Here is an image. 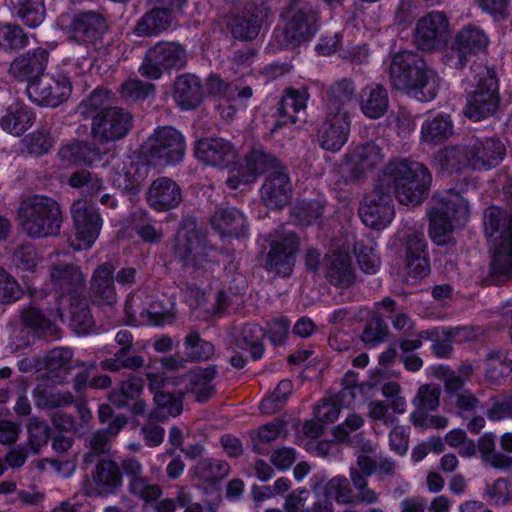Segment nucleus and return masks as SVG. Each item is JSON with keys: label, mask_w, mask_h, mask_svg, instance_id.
Returning a JSON list of instances; mask_svg holds the SVG:
<instances>
[{"label": "nucleus", "mask_w": 512, "mask_h": 512, "mask_svg": "<svg viewBox=\"0 0 512 512\" xmlns=\"http://www.w3.org/2000/svg\"><path fill=\"white\" fill-rule=\"evenodd\" d=\"M469 217L466 200L454 190L443 191L433 199L429 212L430 237L436 245L449 244L455 226H462Z\"/></svg>", "instance_id": "6"}, {"label": "nucleus", "mask_w": 512, "mask_h": 512, "mask_svg": "<svg viewBox=\"0 0 512 512\" xmlns=\"http://www.w3.org/2000/svg\"><path fill=\"white\" fill-rule=\"evenodd\" d=\"M212 227L222 236L239 238L247 235L248 223L244 214L234 207H219L211 217Z\"/></svg>", "instance_id": "32"}, {"label": "nucleus", "mask_w": 512, "mask_h": 512, "mask_svg": "<svg viewBox=\"0 0 512 512\" xmlns=\"http://www.w3.org/2000/svg\"><path fill=\"white\" fill-rule=\"evenodd\" d=\"M281 17L285 21L283 43L287 46H299L317 31L319 11L311 0H288Z\"/></svg>", "instance_id": "8"}, {"label": "nucleus", "mask_w": 512, "mask_h": 512, "mask_svg": "<svg viewBox=\"0 0 512 512\" xmlns=\"http://www.w3.org/2000/svg\"><path fill=\"white\" fill-rule=\"evenodd\" d=\"M477 447L481 454V460L485 464L504 471L512 469V457L497 451L493 434L482 435L478 440Z\"/></svg>", "instance_id": "44"}, {"label": "nucleus", "mask_w": 512, "mask_h": 512, "mask_svg": "<svg viewBox=\"0 0 512 512\" xmlns=\"http://www.w3.org/2000/svg\"><path fill=\"white\" fill-rule=\"evenodd\" d=\"M470 151L466 148V138L462 143L439 150L434 161L441 172H458L464 167L471 165Z\"/></svg>", "instance_id": "36"}, {"label": "nucleus", "mask_w": 512, "mask_h": 512, "mask_svg": "<svg viewBox=\"0 0 512 512\" xmlns=\"http://www.w3.org/2000/svg\"><path fill=\"white\" fill-rule=\"evenodd\" d=\"M361 110L371 119L382 117L388 110L389 98L386 88L380 84H373L362 90Z\"/></svg>", "instance_id": "37"}, {"label": "nucleus", "mask_w": 512, "mask_h": 512, "mask_svg": "<svg viewBox=\"0 0 512 512\" xmlns=\"http://www.w3.org/2000/svg\"><path fill=\"white\" fill-rule=\"evenodd\" d=\"M449 19L444 12L432 11L418 19L414 42L422 51H436L445 47L450 37Z\"/></svg>", "instance_id": "13"}, {"label": "nucleus", "mask_w": 512, "mask_h": 512, "mask_svg": "<svg viewBox=\"0 0 512 512\" xmlns=\"http://www.w3.org/2000/svg\"><path fill=\"white\" fill-rule=\"evenodd\" d=\"M354 254L361 270L368 274L376 273L380 266V259L374 251L371 240L357 241L354 245Z\"/></svg>", "instance_id": "59"}, {"label": "nucleus", "mask_w": 512, "mask_h": 512, "mask_svg": "<svg viewBox=\"0 0 512 512\" xmlns=\"http://www.w3.org/2000/svg\"><path fill=\"white\" fill-rule=\"evenodd\" d=\"M431 181L424 164L407 159L390 161L378 179L390 193L393 189L397 200L406 206L420 205L428 196Z\"/></svg>", "instance_id": "4"}, {"label": "nucleus", "mask_w": 512, "mask_h": 512, "mask_svg": "<svg viewBox=\"0 0 512 512\" xmlns=\"http://www.w3.org/2000/svg\"><path fill=\"white\" fill-rule=\"evenodd\" d=\"M28 431V445L34 454H37L40 449L48 443L50 438V426L38 417L29 419L27 425Z\"/></svg>", "instance_id": "58"}, {"label": "nucleus", "mask_w": 512, "mask_h": 512, "mask_svg": "<svg viewBox=\"0 0 512 512\" xmlns=\"http://www.w3.org/2000/svg\"><path fill=\"white\" fill-rule=\"evenodd\" d=\"M484 227L487 237H493L499 232V236L495 239L501 241L502 235L512 227V219L501 208L489 207L485 210Z\"/></svg>", "instance_id": "54"}, {"label": "nucleus", "mask_w": 512, "mask_h": 512, "mask_svg": "<svg viewBox=\"0 0 512 512\" xmlns=\"http://www.w3.org/2000/svg\"><path fill=\"white\" fill-rule=\"evenodd\" d=\"M389 78L395 89L413 93L421 101L434 99L440 86L437 73L427 66L421 55L407 50L392 57Z\"/></svg>", "instance_id": "3"}, {"label": "nucleus", "mask_w": 512, "mask_h": 512, "mask_svg": "<svg viewBox=\"0 0 512 512\" xmlns=\"http://www.w3.org/2000/svg\"><path fill=\"white\" fill-rule=\"evenodd\" d=\"M488 45V38L485 33L476 27L463 28L456 36L452 47V57H457L456 67L462 68L466 65L468 57L484 50Z\"/></svg>", "instance_id": "30"}, {"label": "nucleus", "mask_w": 512, "mask_h": 512, "mask_svg": "<svg viewBox=\"0 0 512 512\" xmlns=\"http://www.w3.org/2000/svg\"><path fill=\"white\" fill-rule=\"evenodd\" d=\"M194 152L196 158L205 165L221 169L235 164L237 159L235 147L223 138H202L196 142Z\"/></svg>", "instance_id": "22"}, {"label": "nucleus", "mask_w": 512, "mask_h": 512, "mask_svg": "<svg viewBox=\"0 0 512 512\" xmlns=\"http://www.w3.org/2000/svg\"><path fill=\"white\" fill-rule=\"evenodd\" d=\"M453 123L448 115H439L426 120L421 127L422 138L426 143L439 144L453 134Z\"/></svg>", "instance_id": "48"}, {"label": "nucleus", "mask_w": 512, "mask_h": 512, "mask_svg": "<svg viewBox=\"0 0 512 512\" xmlns=\"http://www.w3.org/2000/svg\"><path fill=\"white\" fill-rule=\"evenodd\" d=\"M244 167L247 169L246 181H255L257 176L270 173L274 170L286 167L273 154L266 151L262 146L257 145L244 157Z\"/></svg>", "instance_id": "33"}, {"label": "nucleus", "mask_w": 512, "mask_h": 512, "mask_svg": "<svg viewBox=\"0 0 512 512\" xmlns=\"http://www.w3.org/2000/svg\"><path fill=\"white\" fill-rule=\"evenodd\" d=\"M187 63L185 49L175 42H159L147 50L139 73L148 79H160L163 71L182 69Z\"/></svg>", "instance_id": "11"}, {"label": "nucleus", "mask_w": 512, "mask_h": 512, "mask_svg": "<svg viewBox=\"0 0 512 512\" xmlns=\"http://www.w3.org/2000/svg\"><path fill=\"white\" fill-rule=\"evenodd\" d=\"M119 91L122 99H124L126 102L134 103L143 101L149 96L154 95L155 85L136 79H130L121 85Z\"/></svg>", "instance_id": "60"}, {"label": "nucleus", "mask_w": 512, "mask_h": 512, "mask_svg": "<svg viewBox=\"0 0 512 512\" xmlns=\"http://www.w3.org/2000/svg\"><path fill=\"white\" fill-rule=\"evenodd\" d=\"M324 496H330L340 504H354V493L349 481L343 477L329 480L322 491Z\"/></svg>", "instance_id": "61"}, {"label": "nucleus", "mask_w": 512, "mask_h": 512, "mask_svg": "<svg viewBox=\"0 0 512 512\" xmlns=\"http://www.w3.org/2000/svg\"><path fill=\"white\" fill-rule=\"evenodd\" d=\"M182 201L179 185L168 177L155 179L147 191L148 205L159 212L176 208Z\"/></svg>", "instance_id": "28"}, {"label": "nucleus", "mask_w": 512, "mask_h": 512, "mask_svg": "<svg viewBox=\"0 0 512 512\" xmlns=\"http://www.w3.org/2000/svg\"><path fill=\"white\" fill-rule=\"evenodd\" d=\"M441 388L437 384H424L418 389L413 399L415 410L411 413L410 419L418 418L424 414L435 411L440 404Z\"/></svg>", "instance_id": "47"}, {"label": "nucleus", "mask_w": 512, "mask_h": 512, "mask_svg": "<svg viewBox=\"0 0 512 512\" xmlns=\"http://www.w3.org/2000/svg\"><path fill=\"white\" fill-rule=\"evenodd\" d=\"M350 132V117L344 108L328 111L318 129V142L327 151H338L346 143Z\"/></svg>", "instance_id": "19"}, {"label": "nucleus", "mask_w": 512, "mask_h": 512, "mask_svg": "<svg viewBox=\"0 0 512 512\" xmlns=\"http://www.w3.org/2000/svg\"><path fill=\"white\" fill-rule=\"evenodd\" d=\"M271 17V8L267 2L253 0L242 14L230 18L228 26L234 38L253 40Z\"/></svg>", "instance_id": "16"}, {"label": "nucleus", "mask_w": 512, "mask_h": 512, "mask_svg": "<svg viewBox=\"0 0 512 512\" xmlns=\"http://www.w3.org/2000/svg\"><path fill=\"white\" fill-rule=\"evenodd\" d=\"M70 326L79 335L88 334L94 326V320L90 313L86 298L82 295L71 299Z\"/></svg>", "instance_id": "49"}, {"label": "nucleus", "mask_w": 512, "mask_h": 512, "mask_svg": "<svg viewBox=\"0 0 512 512\" xmlns=\"http://www.w3.org/2000/svg\"><path fill=\"white\" fill-rule=\"evenodd\" d=\"M388 333V326L382 319V316L374 314L366 323L361 339L367 345L376 346L386 339Z\"/></svg>", "instance_id": "62"}, {"label": "nucleus", "mask_w": 512, "mask_h": 512, "mask_svg": "<svg viewBox=\"0 0 512 512\" xmlns=\"http://www.w3.org/2000/svg\"><path fill=\"white\" fill-rule=\"evenodd\" d=\"M185 346L190 349L191 352L187 354V358L192 361H203L207 360L214 352V346L212 343L201 339L197 331H191L185 337Z\"/></svg>", "instance_id": "63"}, {"label": "nucleus", "mask_w": 512, "mask_h": 512, "mask_svg": "<svg viewBox=\"0 0 512 512\" xmlns=\"http://www.w3.org/2000/svg\"><path fill=\"white\" fill-rule=\"evenodd\" d=\"M69 185L92 197L103 189V180L90 171L81 169L70 176Z\"/></svg>", "instance_id": "57"}, {"label": "nucleus", "mask_w": 512, "mask_h": 512, "mask_svg": "<svg viewBox=\"0 0 512 512\" xmlns=\"http://www.w3.org/2000/svg\"><path fill=\"white\" fill-rule=\"evenodd\" d=\"M84 119L91 120L90 133L99 144H108L124 139L132 130L134 118L130 111L111 104V93L95 89L78 106Z\"/></svg>", "instance_id": "2"}, {"label": "nucleus", "mask_w": 512, "mask_h": 512, "mask_svg": "<svg viewBox=\"0 0 512 512\" xmlns=\"http://www.w3.org/2000/svg\"><path fill=\"white\" fill-rule=\"evenodd\" d=\"M72 218L76 227L77 238L82 241L76 249L89 248L99 236L102 218L98 211L86 200L75 201L71 208Z\"/></svg>", "instance_id": "20"}, {"label": "nucleus", "mask_w": 512, "mask_h": 512, "mask_svg": "<svg viewBox=\"0 0 512 512\" xmlns=\"http://www.w3.org/2000/svg\"><path fill=\"white\" fill-rule=\"evenodd\" d=\"M267 335L264 328L258 324H246L235 338V344L240 349H248L251 358L258 360L264 353L263 339Z\"/></svg>", "instance_id": "43"}, {"label": "nucleus", "mask_w": 512, "mask_h": 512, "mask_svg": "<svg viewBox=\"0 0 512 512\" xmlns=\"http://www.w3.org/2000/svg\"><path fill=\"white\" fill-rule=\"evenodd\" d=\"M26 91L33 102L49 107H57L70 97L72 85L64 75H58L57 77L43 75L28 84Z\"/></svg>", "instance_id": "18"}, {"label": "nucleus", "mask_w": 512, "mask_h": 512, "mask_svg": "<svg viewBox=\"0 0 512 512\" xmlns=\"http://www.w3.org/2000/svg\"><path fill=\"white\" fill-rule=\"evenodd\" d=\"M34 119L33 112L27 106L15 104L11 105L6 115L0 119V126L8 133L20 136L31 127Z\"/></svg>", "instance_id": "40"}, {"label": "nucleus", "mask_w": 512, "mask_h": 512, "mask_svg": "<svg viewBox=\"0 0 512 512\" xmlns=\"http://www.w3.org/2000/svg\"><path fill=\"white\" fill-rule=\"evenodd\" d=\"M129 352L130 350L116 351L113 357L103 360L100 367L110 372H119L123 369L138 371L144 366L145 360L141 355H131Z\"/></svg>", "instance_id": "52"}, {"label": "nucleus", "mask_w": 512, "mask_h": 512, "mask_svg": "<svg viewBox=\"0 0 512 512\" xmlns=\"http://www.w3.org/2000/svg\"><path fill=\"white\" fill-rule=\"evenodd\" d=\"M466 148L470 151L473 168H492L503 160L506 149L504 144L495 137H466Z\"/></svg>", "instance_id": "24"}, {"label": "nucleus", "mask_w": 512, "mask_h": 512, "mask_svg": "<svg viewBox=\"0 0 512 512\" xmlns=\"http://www.w3.org/2000/svg\"><path fill=\"white\" fill-rule=\"evenodd\" d=\"M21 327L13 330L16 348L32 345L36 339L56 340L61 337L60 328L36 306L23 308L19 313Z\"/></svg>", "instance_id": "9"}, {"label": "nucleus", "mask_w": 512, "mask_h": 512, "mask_svg": "<svg viewBox=\"0 0 512 512\" xmlns=\"http://www.w3.org/2000/svg\"><path fill=\"white\" fill-rule=\"evenodd\" d=\"M327 280L336 287L347 288L355 281L351 258L347 253H333L326 257Z\"/></svg>", "instance_id": "34"}, {"label": "nucleus", "mask_w": 512, "mask_h": 512, "mask_svg": "<svg viewBox=\"0 0 512 512\" xmlns=\"http://www.w3.org/2000/svg\"><path fill=\"white\" fill-rule=\"evenodd\" d=\"M500 105L499 84L496 72L484 68L474 91L467 96L464 114L475 121L490 117Z\"/></svg>", "instance_id": "10"}, {"label": "nucleus", "mask_w": 512, "mask_h": 512, "mask_svg": "<svg viewBox=\"0 0 512 512\" xmlns=\"http://www.w3.org/2000/svg\"><path fill=\"white\" fill-rule=\"evenodd\" d=\"M154 409L149 413V420L164 422L170 417H177L183 410V395L156 393L153 396Z\"/></svg>", "instance_id": "41"}, {"label": "nucleus", "mask_w": 512, "mask_h": 512, "mask_svg": "<svg viewBox=\"0 0 512 512\" xmlns=\"http://www.w3.org/2000/svg\"><path fill=\"white\" fill-rule=\"evenodd\" d=\"M172 22L173 15L170 8L154 5L137 22L134 32L138 36H155L167 30Z\"/></svg>", "instance_id": "35"}, {"label": "nucleus", "mask_w": 512, "mask_h": 512, "mask_svg": "<svg viewBox=\"0 0 512 512\" xmlns=\"http://www.w3.org/2000/svg\"><path fill=\"white\" fill-rule=\"evenodd\" d=\"M110 439L106 431L102 429L96 430L86 438L89 450L83 456V463L91 465L99 458H104L103 455L108 454L111 450Z\"/></svg>", "instance_id": "55"}, {"label": "nucleus", "mask_w": 512, "mask_h": 512, "mask_svg": "<svg viewBox=\"0 0 512 512\" xmlns=\"http://www.w3.org/2000/svg\"><path fill=\"white\" fill-rule=\"evenodd\" d=\"M299 249V240L295 233H287L270 244L265 267L277 275L289 276L295 265V255Z\"/></svg>", "instance_id": "21"}, {"label": "nucleus", "mask_w": 512, "mask_h": 512, "mask_svg": "<svg viewBox=\"0 0 512 512\" xmlns=\"http://www.w3.org/2000/svg\"><path fill=\"white\" fill-rule=\"evenodd\" d=\"M49 52L41 47L18 55L10 64L9 71L17 79L28 84L43 76Z\"/></svg>", "instance_id": "26"}, {"label": "nucleus", "mask_w": 512, "mask_h": 512, "mask_svg": "<svg viewBox=\"0 0 512 512\" xmlns=\"http://www.w3.org/2000/svg\"><path fill=\"white\" fill-rule=\"evenodd\" d=\"M230 472V466L224 460L205 458L194 468V475L205 482L216 483L224 479Z\"/></svg>", "instance_id": "50"}, {"label": "nucleus", "mask_w": 512, "mask_h": 512, "mask_svg": "<svg viewBox=\"0 0 512 512\" xmlns=\"http://www.w3.org/2000/svg\"><path fill=\"white\" fill-rule=\"evenodd\" d=\"M90 472V484L86 495L107 497L118 494L128 480V492L146 503L155 502L162 495V488L151 483L144 475V467L135 456L123 457L119 462L113 458H99Z\"/></svg>", "instance_id": "1"}, {"label": "nucleus", "mask_w": 512, "mask_h": 512, "mask_svg": "<svg viewBox=\"0 0 512 512\" xmlns=\"http://www.w3.org/2000/svg\"><path fill=\"white\" fill-rule=\"evenodd\" d=\"M38 255L30 244H24L15 249L12 255L14 265L23 271H33L38 265Z\"/></svg>", "instance_id": "64"}, {"label": "nucleus", "mask_w": 512, "mask_h": 512, "mask_svg": "<svg viewBox=\"0 0 512 512\" xmlns=\"http://www.w3.org/2000/svg\"><path fill=\"white\" fill-rule=\"evenodd\" d=\"M213 250L214 246L208 240L207 231L198 226L195 218H185L173 243L174 257L184 267L198 270L208 262Z\"/></svg>", "instance_id": "7"}, {"label": "nucleus", "mask_w": 512, "mask_h": 512, "mask_svg": "<svg viewBox=\"0 0 512 512\" xmlns=\"http://www.w3.org/2000/svg\"><path fill=\"white\" fill-rule=\"evenodd\" d=\"M491 269L495 275L512 273V226L502 235L501 241L493 240Z\"/></svg>", "instance_id": "42"}, {"label": "nucleus", "mask_w": 512, "mask_h": 512, "mask_svg": "<svg viewBox=\"0 0 512 512\" xmlns=\"http://www.w3.org/2000/svg\"><path fill=\"white\" fill-rule=\"evenodd\" d=\"M114 272V265L109 262L102 263L93 272L90 280V294L94 303L107 306H113L117 303L118 295Z\"/></svg>", "instance_id": "27"}, {"label": "nucleus", "mask_w": 512, "mask_h": 512, "mask_svg": "<svg viewBox=\"0 0 512 512\" xmlns=\"http://www.w3.org/2000/svg\"><path fill=\"white\" fill-rule=\"evenodd\" d=\"M72 38L85 44V51L79 52L86 59L90 50H98L101 38L107 29L105 18L98 12H80L73 17L70 25Z\"/></svg>", "instance_id": "17"}, {"label": "nucleus", "mask_w": 512, "mask_h": 512, "mask_svg": "<svg viewBox=\"0 0 512 512\" xmlns=\"http://www.w3.org/2000/svg\"><path fill=\"white\" fill-rule=\"evenodd\" d=\"M382 147L373 140L353 145L344 156L343 168L351 181H358L384 161Z\"/></svg>", "instance_id": "15"}, {"label": "nucleus", "mask_w": 512, "mask_h": 512, "mask_svg": "<svg viewBox=\"0 0 512 512\" xmlns=\"http://www.w3.org/2000/svg\"><path fill=\"white\" fill-rule=\"evenodd\" d=\"M362 222L373 229H383L394 217L392 194L377 181L373 191L368 193L359 208Z\"/></svg>", "instance_id": "14"}, {"label": "nucleus", "mask_w": 512, "mask_h": 512, "mask_svg": "<svg viewBox=\"0 0 512 512\" xmlns=\"http://www.w3.org/2000/svg\"><path fill=\"white\" fill-rule=\"evenodd\" d=\"M216 375L215 366H208L188 374V390L194 395L195 401L204 403L214 395L215 386L212 381Z\"/></svg>", "instance_id": "39"}, {"label": "nucleus", "mask_w": 512, "mask_h": 512, "mask_svg": "<svg viewBox=\"0 0 512 512\" xmlns=\"http://www.w3.org/2000/svg\"><path fill=\"white\" fill-rule=\"evenodd\" d=\"M16 16L28 27H38L45 19L43 0H10Z\"/></svg>", "instance_id": "46"}, {"label": "nucleus", "mask_w": 512, "mask_h": 512, "mask_svg": "<svg viewBox=\"0 0 512 512\" xmlns=\"http://www.w3.org/2000/svg\"><path fill=\"white\" fill-rule=\"evenodd\" d=\"M73 350L69 347H56L44 357L46 377L55 384H62L71 370L84 366L83 362L73 360Z\"/></svg>", "instance_id": "29"}, {"label": "nucleus", "mask_w": 512, "mask_h": 512, "mask_svg": "<svg viewBox=\"0 0 512 512\" xmlns=\"http://www.w3.org/2000/svg\"><path fill=\"white\" fill-rule=\"evenodd\" d=\"M356 87L351 78H342L333 82L327 90L328 110L343 108L355 96Z\"/></svg>", "instance_id": "51"}, {"label": "nucleus", "mask_w": 512, "mask_h": 512, "mask_svg": "<svg viewBox=\"0 0 512 512\" xmlns=\"http://www.w3.org/2000/svg\"><path fill=\"white\" fill-rule=\"evenodd\" d=\"M17 221L28 238L42 239L57 236L63 223L60 204L44 195H32L21 200Z\"/></svg>", "instance_id": "5"}, {"label": "nucleus", "mask_w": 512, "mask_h": 512, "mask_svg": "<svg viewBox=\"0 0 512 512\" xmlns=\"http://www.w3.org/2000/svg\"><path fill=\"white\" fill-rule=\"evenodd\" d=\"M35 405L41 409H56L69 406L74 402L70 391H54L45 384H38L32 391Z\"/></svg>", "instance_id": "45"}, {"label": "nucleus", "mask_w": 512, "mask_h": 512, "mask_svg": "<svg viewBox=\"0 0 512 512\" xmlns=\"http://www.w3.org/2000/svg\"><path fill=\"white\" fill-rule=\"evenodd\" d=\"M292 183L287 167L271 171L260 189L263 204L274 210H280L290 203Z\"/></svg>", "instance_id": "23"}, {"label": "nucleus", "mask_w": 512, "mask_h": 512, "mask_svg": "<svg viewBox=\"0 0 512 512\" xmlns=\"http://www.w3.org/2000/svg\"><path fill=\"white\" fill-rule=\"evenodd\" d=\"M29 43L28 35L18 25L0 24V50L15 52Z\"/></svg>", "instance_id": "53"}, {"label": "nucleus", "mask_w": 512, "mask_h": 512, "mask_svg": "<svg viewBox=\"0 0 512 512\" xmlns=\"http://www.w3.org/2000/svg\"><path fill=\"white\" fill-rule=\"evenodd\" d=\"M307 95L295 89H287L279 102L278 112L281 124L296 123L305 116Z\"/></svg>", "instance_id": "38"}, {"label": "nucleus", "mask_w": 512, "mask_h": 512, "mask_svg": "<svg viewBox=\"0 0 512 512\" xmlns=\"http://www.w3.org/2000/svg\"><path fill=\"white\" fill-rule=\"evenodd\" d=\"M50 283L54 290L73 299L83 295L85 279L80 268L73 264L57 261L50 266Z\"/></svg>", "instance_id": "25"}, {"label": "nucleus", "mask_w": 512, "mask_h": 512, "mask_svg": "<svg viewBox=\"0 0 512 512\" xmlns=\"http://www.w3.org/2000/svg\"><path fill=\"white\" fill-rule=\"evenodd\" d=\"M145 149L156 165L173 164L179 162L184 155V138L178 130L171 126L158 128L147 139Z\"/></svg>", "instance_id": "12"}, {"label": "nucleus", "mask_w": 512, "mask_h": 512, "mask_svg": "<svg viewBox=\"0 0 512 512\" xmlns=\"http://www.w3.org/2000/svg\"><path fill=\"white\" fill-rule=\"evenodd\" d=\"M173 98L182 110L196 109L204 99L200 79L189 73L176 77L173 84Z\"/></svg>", "instance_id": "31"}, {"label": "nucleus", "mask_w": 512, "mask_h": 512, "mask_svg": "<svg viewBox=\"0 0 512 512\" xmlns=\"http://www.w3.org/2000/svg\"><path fill=\"white\" fill-rule=\"evenodd\" d=\"M349 476L353 486L354 504L372 505L378 502L379 494L369 487L368 480L363 474L350 469Z\"/></svg>", "instance_id": "56"}]
</instances>
